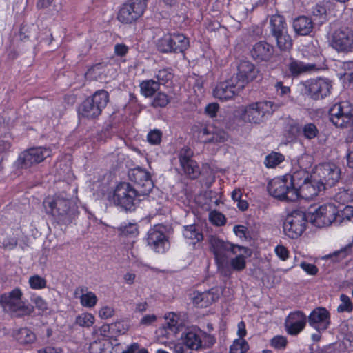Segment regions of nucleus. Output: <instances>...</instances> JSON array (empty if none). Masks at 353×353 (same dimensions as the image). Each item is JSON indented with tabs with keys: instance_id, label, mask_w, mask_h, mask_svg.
I'll return each mask as SVG.
<instances>
[{
	"instance_id": "bf43d9fd",
	"label": "nucleus",
	"mask_w": 353,
	"mask_h": 353,
	"mask_svg": "<svg viewBox=\"0 0 353 353\" xmlns=\"http://www.w3.org/2000/svg\"><path fill=\"white\" fill-rule=\"evenodd\" d=\"M201 341L202 348H209L216 343V338L214 336L203 331Z\"/></svg>"
},
{
	"instance_id": "72a5a7b5",
	"label": "nucleus",
	"mask_w": 353,
	"mask_h": 353,
	"mask_svg": "<svg viewBox=\"0 0 353 353\" xmlns=\"http://www.w3.org/2000/svg\"><path fill=\"white\" fill-rule=\"evenodd\" d=\"M188 8L185 4H181L180 9L172 16V20L176 26L179 28H185L190 22L188 17Z\"/></svg>"
},
{
	"instance_id": "603ef678",
	"label": "nucleus",
	"mask_w": 353,
	"mask_h": 353,
	"mask_svg": "<svg viewBox=\"0 0 353 353\" xmlns=\"http://www.w3.org/2000/svg\"><path fill=\"white\" fill-rule=\"evenodd\" d=\"M162 139V132L160 130L154 129L150 130L147 135L148 143L153 145H159Z\"/></svg>"
},
{
	"instance_id": "f03ea898",
	"label": "nucleus",
	"mask_w": 353,
	"mask_h": 353,
	"mask_svg": "<svg viewBox=\"0 0 353 353\" xmlns=\"http://www.w3.org/2000/svg\"><path fill=\"white\" fill-rule=\"evenodd\" d=\"M210 248L214 254L215 263L219 271L225 276H230L232 274L230 268L227 265L228 256L226 252H231L236 254L247 250L245 247L234 245L214 236H212L210 239Z\"/></svg>"
},
{
	"instance_id": "a878e982",
	"label": "nucleus",
	"mask_w": 353,
	"mask_h": 353,
	"mask_svg": "<svg viewBox=\"0 0 353 353\" xmlns=\"http://www.w3.org/2000/svg\"><path fill=\"white\" fill-rule=\"evenodd\" d=\"M203 330L196 326L188 327L182 334L183 344L192 350L202 349Z\"/></svg>"
},
{
	"instance_id": "6e6d98bb",
	"label": "nucleus",
	"mask_w": 353,
	"mask_h": 353,
	"mask_svg": "<svg viewBox=\"0 0 353 353\" xmlns=\"http://www.w3.org/2000/svg\"><path fill=\"white\" fill-rule=\"evenodd\" d=\"M210 220L213 225L216 226L224 225L226 223L225 216L221 212L216 211L210 212Z\"/></svg>"
},
{
	"instance_id": "423d86ee",
	"label": "nucleus",
	"mask_w": 353,
	"mask_h": 353,
	"mask_svg": "<svg viewBox=\"0 0 353 353\" xmlns=\"http://www.w3.org/2000/svg\"><path fill=\"white\" fill-rule=\"evenodd\" d=\"M274 111V103L270 101L254 102L243 107L241 118L245 122L259 124Z\"/></svg>"
},
{
	"instance_id": "09e8293b",
	"label": "nucleus",
	"mask_w": 353,
	"mask_h": 353,
	"mask_svg": "<svg viewBox=\"0 0 353 353\" xmlns=\"http://www.w3.org/2000/svg\"><path fill=\"white\" fill-rule=\"evenodd\" d=\"M80 303L83 307H92L97 303V297L94 293L88 292L81 296Z\"/></svg>"
},
{
	"instance_id": "2f4dec72",
	"label": "nucleus",
	"mask_w": 353,
	"mask_h": 353,
	"mask_svg": "<svg viewBox=\"0 0 353 353\" xmlns=\"http://www.w3.org/2000/svg\"><path fill=\"white\" fill-rule=\"evenodd\" d=\"M271 32L274 37H276L284 32L288 31V25L285 19L280 14L272 15L270 18Z\"/></svg>"
},
{
	"instance_id": "69168bd1",
	"label": "nucleus",
	"mask_w": 353,
	"mask_h": 353,
	"mask_svg": "<svg viewBox=\"0 0 353 353\" xmlns=\"http://www.w3.org/2000/svg\"><path fill=\"white\" fill-rule=\"evenodd\" d=\"M2 243L3 248L8 250H13L17 247L18 240L15 237H8L3 240Z\"/></svg>"
},
{
	"instance_id": "e433bc0d",
	"label": "nucleus",
	"mask_w": 353,
	"mask_h": 353,
	"mask_svg": "<svg viewBox=\"0 0 353 353\" xmlns=\"http://www.w3.org/2000/svg\"><path fill=\"white\" fill-rule=\"evenodd\" d=\"M157 83L159 85H167L172 83L174 78L173 70L171 68H165L159 70L155 74Z\"/></svg>"
},
{
	"instance_id": "393cba45",
	"label": "nucleus",
	"mask_w": 353,
	"mask_h": 353,
	"mask_svg": "<svg viewBox=\"0 0 353 353\" xmlns=\"http://www.w3.org/2000/svg\"><path fill=\"white\" fill-rule=\"evenodd\" d=\"M274 47L265 41H260L253 45L250 56L256 63H268L274 57Z\"/></svg>"
},
{
	"instance_id": "ea45409f",
	"label": "nucleus",
	"mask_w": 353,
	"mask_h": 353,
	"mask_svg": "<svg viewBox=\"0 0 353 353\" xmlns=\"http://www.w3.org/2000/svg\"><path fill=\"white\" fill-rule=\"evenodd\" d=\"M285 159L284 156L276 152H272L268 154L264 160L265 167L268 168H273L281 163Z\"/></svg>"
},
{
	"instance_id": "6ab92c4d",
	"label": "nucleus",
	"mask_w": 353,
	"mask_h": 353,
	"mask_svg": "<svg viewBox=\"0 0 353 353\" xmlns=\"http://www.w3.org/2000/svg\"><path fill=\"white\" fill-rule=\"evenodd\" d=\"M332 46L338 52H350L353 49V30L348 28L335 30L332 37Z\"/></svg>"
},
{
	"instance_id": "20e7f679",
	"label": "nucleus",
	"mask_w": 353,
	"mask_h": 353,
	"mask_svg": "<svg viewBox=\"0 0 353 353\" xmlns=\"http://www.w3.org/2000/svg\"><path fill=\"white\" fill-rule=\"evenodd\" d=\"M46 212L58 223L68 224L72 222L73 212L70 200L59 196H48L43 201Z\"/></svg>"
},
{
	"instance_id": "7c9ffc66",
	"label": "nucleus",
	"mask_w": 353,
	"mask_h": 353,
	"mask_svg": "<svg viewBox=\"0 0 353 353\" xmlns=\"http://www.w3.org/2000/svg\"><path fill=\"white\" fill-rule=\"evenodd\" d=\"M14 337L21 345H28L37 340L35 333L28 327H21L14 332Z\"/></svg>"
},
{
	"instance_id": "cd10ccee",
	"label": "nucleus",
	"mask_w": 353,
	"mask_h": 353,
	"mask_svg": "<svg viewBox=\"0 0 353 353\" xmlns=\"http://www.w3.org/2000/svg\"><path fill=\"white\" fill-rule=\"evenodd\" d=\"M292 26L298 35L307 36L313 30L314 21L311 18L302 15L294 19Z\"/></svg>"
},
{
	"instance_id": "a19ab883",
	"label": "nucleus",
	"mask_w": 353,
	"mask_h": 353,
	"mask_svg": "<svg viewBox=\"0 0 353 353\" xmlns=\"http://www.w3.org/2000/svg\"><path fill=\"white\" fill-rule=\"evenodd\" d=\"M28 284L32 290H43L47 286V280L39 274H33L29 277Z\"/></svg>"
},
{
	"instance_id": "bb28decb",
	"label": "nucleus",
	"mask_w": 353,
	"mask_h": 353,
	"mask_svg": "<svg viewBox=\"0 0 353 353\" xmlns=\"http://www.w3.org/2000/svg\"><path fill=\"white\" fill-rule=\"evenodd\" d=\"M183 236L189 245L195 248L196 245L203 240L202 230L196 224H190L183 226Z\"/></svg>"
},
{
	"instance_id": "f257e3e1",
	"label": "nucleus",
	"mask_w": 353,
	"mask_h": 353,
	"mask_svg": "<svg viewBox=\"0 0 353 353\" xmlns=\"http://www.w3.org/2000/svg\"><path fill=\"white\" fill-rule=\"evenodd\" d=\"M300 173L285 174L282 176L271 179L268 184V192L274 198L287 202H294L299 200L297 180Z\"/></svg>"
},
{
	"instance_id": "3c124183",
	"label": "nucleus",
	"mask_w": 353,
	"mask_h": 353,
	"mask_svg": "<svg viewBox=\"0 0 353 353\" xmlns=\"http://www.w3.org/2000/svg\"><path fill=\"white\" fill-rule=\"evenodd\" d=\"M352 253V244L348 243L339 250L335 251L332 256L336 258L337 261H341L351 255Z\"/></svg>"
},
{
	"instance_id": "e2e57ef3",
	"label": "nucleus",
	"mask_w": 353,
	"mask_h": 353,
	"mask_svg": "<svg viewBox=\"0 0 353 353\" xmlns=\"http://www.w3.org/2000/svg\"><path fill=\"white\" fill-rule=\"evenodd\" d=\"M219 110V105L217 103H211L206 105L205 108V114L211 118L216 117Z\"/></svg>"
},
{
	"instance_id": "412c9836",
	"label": "nucleus",
	"mask_w": 353,
	"mask_h": 353,
	"mask_svg": "<svg viewBox=\"0 0 353 353\" xmlns=\"http://www.w3.org/2000/svg\"><path fill=\"white\" fill-rule=\"evenodd\" d=\"M307 317L301 310L290 312L286 318L285 327L287 333L291 336H296L305 327Z\"/></svg>"
},
{
	"instance_id": "c85d7f7f",
	"label": "nucleus",
	"mask_w": 353,
	"mask_h": 353,
	"mask_svg": "<svg viewBox=\"0 0 353 353\" xmlns=\"http://www.w3.org/2000/svg\"><path fill=\"white\" fill-rule=\"evenodd\" d=\"M297 189L299 190V199L300 197L305 199H312L316 196L319 192V189L314 185L308 176H306L302 183L297 181Z\"/></svg>"
},
{
	"instance_id": "39448f33",
	"label": "nucleus",
	"mask_w": 353,
	"mask_h": 353,
	"mask_svg": "<svg viewBox=\"0 0 353 353\" xmlns=\"http://www.w3.org/2000/svg\"><path fill=\"white\" fill-rule=\"evenodd\" d=\"M189 46L188 38L177 32L163 34L156 42L157 50L163 54L184 53Z\"/></svg>"
},
{
	"instance_id": "4468645a",
	"label": "nucleus",
	"mask_w": 353,
	"mask_h": 353,
	"mask_svg": "<svg viewBox=\"0 0 353 353\" xmlns=\"http://www.w3.org/2000/svg\"><path fill=\"white\" fill-rule=\"evenodd\" d=\"M332 88V81L327 78L310 79L305 83L307 93L314 100L327 97L330 94Z\"/></svg>"
},
{
	"instance_id": "473e14b6",
	"label": "nucleus",
	"mask_w": 353,
	"mask_h": 353,
	"mask_svg": "<svg viewBox=\"0 0 353 353\" xmlns=\"http://www.w3.org/2000/svg\"><path fill=\"white\" fill-rule=\"evenodd\" d=\"M199 137L205 143H220L225 141L224 134L219 132H211L210 128L205 126L199 131Z\"/></svg>"
},
{
	"instance_id": "dca6fc26",
	"label": "nucleus",
	"mask_w": 353,
	"mask_h": 353,
	"mask_svg": "<svg viewBox=\"0 0 353 353\" xmlns=\"http://www.w3.org/2000/svg\"><path fill=\"white\" fill-rule=\"evenodd\" d=\"M309 325L319 333L327 330L331 325V314L323 307L313 309L307 316Z\"/></svg>"
},
{
	"instance_id": "c03bdc74",
	"label": "nucleus",
	"mask_w": 353,
	"mask_h": 353,
	"mask_svg": "<svg viewBox=\"0 0 353 353\" xmlns=\"http://www.w3.org/2000/svg\"><path fill=\"white\" fill-rule=\"evenodd\" d=\"M249 344L245 339H235L230 347V353H246Z\"/></svg>"
},
{
	"instance_id": "2eb2a0df",
	"label": "nucleus",
	"mask_w": 353,
	"mask_h": 353,
	"mask_svg": "<svg viewBox=\"0 0 353 353\" xmlns=\"http://www.w3.org/2000/svg\"><path fill=\"white\" fill-rule=\"evenodd\" d=\"M259 74V70L250 61L242 60L238 65L237 72L232 76L237 83V86L243 89L250 82L255 80Z\"/></svg>"
},
{
	"instance_id": "774afa93",
	"label": "nucleus",
	"mask_w": 353,
	"mask_h": 353,
	"mask_svg": "<svg viewBox=\"0 0 353 353\" xmlns=\"http://www.w3.org/2000/svg\"><path fill=\"white\" fill-rule=\"evenodd\" d=\"M33 302L35 304L36 307L42 311H45L48 308L46 301L40 296H38L36 298H34Z\"/></svg>"
},
{
	"instance_id": "0eeeda50",
	"label": "nucleus",
	"mask_w": 353,
	"mask_h": 353,
	"mask_svg": "<svg viewBox=\"0 0 353 353\" xmlns=\"http://www.w3.org/2000/svg\"><path fill=\"white\" fill-rule=\"evenodd\" d=\"M148 0H126L121 4L117 14V20L123 24L137 22L144 14Z\"/></svg>"
},
{
	"instance_id": "c9c22d12",
	"label": "nucleus",
	"mask_w": 353,
	"mask_h": 353,
	"mask_svg": "<svg viewBox=\"0 0 353 353\" xmlns=\"http://www.w3.org/2000/svg\"><path fill=\"white\" fill-rule=\"evenodd\" d=\"M141 94L145 98L153 97L160 89L159 85L154 79L142 81L139 84Z\"/></svg>"
},
{
	"instance_id": "4d7b16f0",
	"label": "nucleus",
	"mask_w": 353,
	"mask_h": 353,
	"mask_svg": "<svg viewBox=\"0 0 353 353\" xmlns=\"http://www.w3.org/2000/svg\"><path fill=\"white\" fill-rule=\"evenodd\" d=\"M274 253L282 261H285L290 258L288 249L283 245H277L274 248Z\"/></svg>"
},
{
	"instance_id": "5701e85b",
	"label": "nucleus",
	"mask_w": 353,
	"mask_h": 353,
	"mask_svg": "<svg viewBox=\"0 0 353 353\" xmlns=\"http://www.w3.org/2000/svg\"><path fill=\"white\" fill-rule=\"evenodd\" d=\"M146 241L152 250L158 253L165 252V245L168 243V238L162 230V227L156 225L151 228L147 234Z\"/></svg>"
},
{
	"instance_id": "6e6552de",
	"label": "nucleus",
	"mask_w": 353,
	"mask_h": 353,
	"mask_svg": "<svg viewBox=\"0 0 353 353\" xmlns=\"http://www.w3.org/2000/svg\"><path fill=\"white\" fill-rule=\"evenodd\" d=\"M141 194L129 183L121 182L115 188L112 200L116 205L126 211H132L139 201Z\"/></svg>"
},
{
	"instance_id": "f3484780",
	"label": "nucleus",
	"mask_w": 353,
	"mask_h": 353,
	"mask_svg": "<svg viewBox=\"0 0 353 353\" xmlns=\"http://www.w3.org/2000/svg\"><path fill=\"white\" fill-rule=\"evenodd\" d=\"M193 152L188 146L183 147L179 152L178 158L181 168L189 178L195 179L200 174V169L196 161L192 159Z\"/></svg>"
},
{
	"instance_id": "9b49d317",
	"label": "nucleus",
	"mask_w": 353,
	"mask_h": 353,
	"mask_svg": "<svg viewBox=\"0 0 353 353\" xmlns=\"http://www.w3.org/2000/svg\"><path fill=\"white\" fill-rule=\"evenodd\" d=\"M330 119L337 128H347L353 121V105L348 101L334 104L329 110Z\"/></svg>"
},
{
	"instance_id": "b1692460",
	"label": "nucleus",
	"mask_w": 353,
	"mask_h": 353,
	"mask_svg": "<svg viewBox=\"0 0 353 353\" xmlns=\"http://www.w3.org/2000/svg\"><path fill=\"white\" fill-rule=\"evenodd\" d=\"M341 174V169L333 163H323L319 169L320 181L325 188L334 186L340 179Z\"/></svg>"
},
{
	"instance_id": "de8ad7c7",
	"label": "nucleus",
	"mask_w": 353,
	"mask_h": 353,
	"mask_svg": "<svg viewBox=\"0 0 353 353\" xmlns=\"http://www.w3.org/2000/svg\"><path fill=\"white\" fill-rule=\"evenodd\" d=\"M340 301H341V303L337 307L338 312L342 313L352 312L353 303L347 295L341 294L340 295Z\"/></svg>"
},
{
	"instance_id": "79ce46f5",
	"label": "nucleus",
	"mask_w": 353,
	"mask_h": 353,
	"mask_svg": "<svg viewBox=\"0 0 353 353\" xmlns=\"http://www.w3.org/2000/svg\"><path fill=\"white\" fill-rule=\"evenodd\" d=\"M170 101V97L163 92H158L154 95L151 105L153 108H165Z\"/></svg>"
},
{
	"instance_id": "f704fd0d",
	"label": "nucleus",
	"mask_w": 353,
	"mask_h": 353,
	"mask_svg": "<svg viewBox=\"0 0 353 353\" xmlns=\"http://www.w3.org/2000/svg\"><path fill=\"white\" fill-rule=\"evenodd\" d=\"M119 235L126 238H135L139 235V226L137 223L123 222L118 228Z\"/></svg>"
},
{
	"instance_id": "052dcab7",
	"label": "nucleus",
	"mask_w": 353,
	"mask_h": 353,
	"mask_svg": "<svg viewBox=\"0 0 353 353\" xmlns=\"http://www.w3.org/2000/svg\"><path fill=\"white\" fill-rule=\"evenodd\" d=\"M129 52V47L123 43H117L114 47V54L117 57H123L127 55Z\"/></svg>"
},
{
	"instance_id": "4be33fe9",
	"label": "nucleus",
	"mask_w": 353,
	"mask_h": 353,
	"mask_svg": "<svg viewBox=\"0 0 353 353\" xmlns=\"http://www.w3.org/2000/svg\"><path fill=\"white\" fill-rule=\"evenodd\" d=\"M0 305L5 311L17 317L29 316L34 312L32 305L12 299H6L2 296H0Z\"/></svg>"
},
{
	"instance_id": "13d9d810",
	"label": "nucleus",
	"mask_w": 353,
	"mask_h": 353,
	"mask_svg": "<svg viewBox=\"0 0 353 353\" xmlns=\"http://www.w3.org/2000/svg\"><path fill=\"white\" fill-rule=\"evenodd\" d=\"M299 266L308 275L314 276L319 272V268L315 264L306 261H301Z\"/></svg>"
},
{
	"instance_id": "37998d69",
	"label": "nucleus",
	"mask_w": 353,
	"mask_h": 353,
	"mask_svg": "<svg viewBox=\"0 0 353 353\" xmlns=\"http://www.w3.org/2000/svg\"><path fill=\"white\" fill-rule=\"evenodd\" d=\"M318 134L319 130L314 123H308L302 127L301 135L307 139H313L316 138Z\"/></svg>"
},
{
	"instance_id": "338daca9",
	"label": "nucleus",
	"mask_w": 353,
	"mask_h": 353,
	"mask_svg": "<svg viewBox=\"0 0 353 353\" xmlns=\"http://www.w3.org/2000/svg\"><path fill=\"white\" fill-rule=\"evenodd\" d=\"M114 314V309L108 306L103 307L99 311V316L103 319H108L112 317Z\"/></svg>"
},
{
	"instance_id": "49530a36",
	"label": "nucleus",
	"mask_w": 353,
	"mask_h": 353,
	"mask_svg": "<svg viewBox=\"0 0 353 353\" xmlns=\"http://www.w3.org/2000/svg\"><path fill=\"white\" fill-rule=\"evenodd\" d=\"M288 341L286 336L283 335H276L270 341V345L276 350H284L288 345Z\"/></svg>"
},
{
	"instance_id": "f8f14e48",
	"label": "nucleus",
	"mask_w": 353,
	"mask_h": 353,
	"mask_svg": "<svg viewBox=\"0 0 353 353\" xmlns=\"http://www.w3.org/2000/svg\"><path fill=\"white\" fill-rule=\"evenodd\" d=\"M337 214L338 211L334 205L324 204L314 212H310V219L314 225L323 228L331 225L336 220Z\"/></svg>"
},
{
	"instance_id": "9d476101",
	"label": "nucleus",
	"mask_w": 353,
	"mask_h": 353,
	"mask_svg": "<svg viewBox=\"0 0 353 353\" xmlns=\"http://www.w3.org/2000/svg\"><path fill=\"white\" fill-rule=\"evenodd\" d=\"M307 219L305 212L300 210H293L285 217L283 229L285 236L296 239L306 230Z\"/></svg>"
},
{
	"instance_id": "ddd939ff",
	"label": "nucleus",
	"mask_w": 353,
	"mask_h": 353,
	"mask_svg": "<svg viewBox=\"0 0 353 353\" xmlns=\"http://www.w3.org/2000/svg\"><path fill=\"white\" fill-rule=\"evenodd\" d=\"M128 176L141 195H148L154 187L150 173L139 167L130 170Z\"/></svg>"
},
{
	"instance_id": "8fccbe9b",
	"label": "nucleus",
	"mask_w": 353,
	"mask_h": 353,
	"mask_svg": "<svg viewBox=\"0 0 353 353\" xmlns=\"http://www.w3.org/2000/svg\"><path fill=\"white\" fill-rule=\"evenodd\" d=\"M230 266L235 271H242L246 267L245 256L240 253L230 260Z\"/></svg>"
},
{
	"instance_id": "864d4df0",
	"label": "nucleus",
	"mask_w": 353,
	"mask_h": 353,
	"mask_svg": "<svg viewBox=\"0 0 353 353\" xmlns=\"http://www.w3.org/2000/svg\"><path fill=\"white\" fill-rule=\"evenodd\" d=\"M165 319L167 321L168 327L172 330H177L179 327V316L174 312H169L165 314Z\"/></svg>"
},
{
	"instance_id": "a211bd4d",
	"label": "nucleus",
	"mask_w": 353,
	"mask_h": 353,
	"mask_svg": "<svg viewBox=\"0 0 353 353\" xmlns=\"http://www.w3.org/2000/svg\"><path fill=\"white\" fill-rule=\"evenodd\" d=\"M219 299V290L212 288L203 292L194 290L190 294V299L192 305L199 309H204L211 306Z\"/></svg>"
},
{
	"instance_id": "0e129e2a",
	"label": "nucleus",
	"mask_w": 353,
	"mask_h": 353,
	"mask_svg": "<svg viewBox=\"0 0 353 353\" xmlns=\"http://www.w3.org/2000/svg\"><path fill=\"white\" fill-rule=\"evenodd\" d=\"M274 88L276 92L280 96H284L290 93V88L289 86H286L283 85L282 81H277L274 85Z\"/></svg>"
},
{
	"instance_id": "58836bf2",
	"label": "nucleus",
	"mask_w": 353,
	"mask_h": 353,
	"mask_svg": "<svg viewBox=\"0 0 353 353\" xmlns=\"http://www.w3.org/2000/svg\"><path fill=\"white\" fill-rule=\"evenodd\" d=\"M276 41V45L281 51L290 50L293 46V41L288 31L284 32L280 35L274 37Z\"/></svg>"
},
{
	"instance_id": "1a4fd4ad",
	"label": "nucleus",
	"mask_w": 353,
	"mask_h": 353,
	"mask_svg": "<svg viewBox=\"0 0 353 353\" xmlns=\"http://www.w3.org/2000/svg\"><path fill=\"white\" fill-rule=\"evenodd\" d=\"M51 155V150L45 147H33L21 152L14 162L16 169H27L43 162Z\"/></svg>"
},
{
	"instance_id": "a18cd8bd",
	"label": "nucleus",
	"mask_w": 353,
	"mask_h": 353,
	"mask_svg": "<svg viewBox=\"0 0 353 353\" xmlns=\"http://www.w3.org/2000/svg\"><path fill=\"white\" fill-rule=\"evenodd\" d=\"M75 323L81 327H90L94 323V316L88 312L82 313L77 316Z\"/></svg>"
},
{
	"instance_id": "7ed1b4c3",
	"label": "nucleus",
	"mask_w": 353,
	"mask_h": 353,
	"mask_svg": "<svg viewBox=\"0 0 353 353\" xmlns=\"http://www.w3.org/2000/svg\"><path fill=\"white\" fill-rule=\"evenodd\" d=\"M109 99L110 95L108 91L103 89L97 90L79 105L77 109L79 117L88 119L98 118L105 108Z\"/></svg>"
},
{
	"instance_id": "4c0bfd02",
	"label": "nucleus",
	"mask_w": 353,
	"mask_h": 353,
	"mask_svg": "<svg viewBox=\"0 0 353 353\" xmlns=\"http://www.w3.org/2000/svg\"><path fill=\"white\" fill-rule=\"evenodd\" d=\"M312 21L322 25L327 21V9L323 4L316 3L312 9Z\"/></svg>"
},
{
	"instance_id": "aec40b11",
	"label": "nucleus",
	"mask_w": 353,
	"mask_h": 353,
	"mask_svg": "<svg viewBox=\"0 0 353 353\" xmlns=\"http://www.w3.org/2000/svg\"><path fill=\"white\" fill-rule=\"evenodd\" d=\"M234 79L231 77L223 81H221L213 90V96L221 101H226L234 98L243 90L237 86Z\"/></svg>"
},
{
	"instance_id": "680f3d73",
	"label": "nucleus",
	"mask_w": 353,
	"mask_h": 353,
	"mask_svg": "<svg viewBox=\"0 0 353 353\" xmlns=\"http://www.w3.org/2000/svg\"><path fill=\"white\" fill-rule=\"evenodd\" d=\"M1 296H4V298L6 299H12L17 300L19 301H21V299L23 296V293L20 288H15L14 289L11 290L10 292L3 293Z\"/></svg>"
},
{
	"instance_id": "c756f323",
	"label": "nucleus",
	"mask_w": 353,
	"mask_h": 353,
	"mask_svg": "<svg viewBox=\"0 0 353 353\" xmlns=\"http://www.w3.org/2000/svg\"><path fill=\"white\" fill-rule=\"evenodd\" d=\"M314 68V64L305 63L297 60L292 57L289 58V62L287 64V68L291 77H297L301 74L310 71Z\"/></svg>"
},
{
	"instance_id": "5fc2aeb1",
	"label": "nucleus",
	"mask_w": 353,
	"mask_h": 353,
	"mask_svg": "<svg viewBox=\"0 0 353 353\" xmlns=\"http://www.w3.org/2000/svg\"><path fill=\"white\" fill-rule=\"evenodd\" d=\"M334 200L342 204L345 205L351 201V193L350 192V190L348 189H343L342 190H339L334 195Z\"/></svg>"
}]
</instances>
